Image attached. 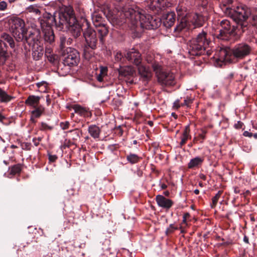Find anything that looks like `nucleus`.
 <instances>
[{
	"label": "nucleus",
	"mask_w": 257,
	"mask_h": 257,
	"mask_svg": "<svg viewBox=\"0 0 257 257\" xmlns=\"http://www.w3.org/2000/svg\"><path fill=\"white\" fill-rule=\"evenodd\" d=\"M121 17L125 19L124 23L130 25L131 29L135 30L138 32H140L141 29H156L162 23L160 18L148 14L144 15L138 7L123 8Z\"/></svg>",
	"instance_id": "nucleus-1"
},
{
	"label": "nucleus",
	"mask_w": 257,
	"mask_h": 257,
	"mask_svg": "<svg viewBox=\"0 0 257 257\" xmlns=\"http://www.w3.org/2000/svg\"><path fill=\"white\" fill-rule=\"evenodd\" d=\"M251 50V47L247 44L242 43L235 45L229 52L226 49L220 48L214 57V65L221 67L227 62L231 61V54L237 59H243L248 55Z\"/></svg>",
	"instance_id": "nucleus-2"
},
{
	"label": "nucleus",
	"mask_w": 257,
	"mask_h": 257,
	"mask_svg": "<svg viewBox=\"0 0 257 257\" xmlns=\"http://www.w3.org/2000/svg\"><path fill=\"white\" fill-rule=\"evenodd\" d=\"M179 23L174 29V32H179L183 29L191 28V26H194V28L202 26L205 18L202 15L197 14H188L186 9L182 6H178L176 8Z\"/></svg>",
	"instance_id": "nucleus-3"
},
{
	"label": "nucleus",
	"mask_w": 257,
	"mask_h": 257,
	"mask_svg": "<svg viewBox=\"0 0 257 257\" xmlns=\"http://www.w3.org/2000/svg\"><path fill=\"white\" fill-rule=\"evenodd\" d=\"M55 13L57 14L58 22L56 23V28L58 30H61L65 26L68 32L75 38L80 35L81 28L77 23L71 9L68 12Z\"/></svg>",
	"instance_id": "nucleus-4"
},
{
	"label": "nucleus",
	"mask_w": 257,
	"mask_h": 257,
	"mask_svg": "<svg viewBox=\"0 0 257 257\" xmlns=\"http://www.w3.org/2000/svg\"><path fill=\"white\" fill-rule=\"evenodd\" d=\"M57 13L51 15L50 13L44 14L42 17L38 19V23L41 28L43 39L45 45H53L55 42V35L52 26L58 22Z\"/></svg>",
	"instance_id": "nucleus-5"
},
{
	"label": "nucleus",
	"mask_w": 257,
	"mask_h": 257,
	"mask_svg": "<svg viewBox=\"0 0 257 257\" xmlns=\"http://www.w3.org/2000/svg\"><path fill=\"white\" fill-rule=\"evenodd\" d=\"M251 15L250 9L246 5L239 4L233 10L232 17L236 22L238 28L244 32L247 28V19Z\"/></svg>",
	"instance_id": "nucleus-6"
},
{
	"label": "nucleus",
	"mask_w": 257,
	"mask_h": 257,
	"mask_svg": "<svg viewBox=\"0 0 257 257\" xmlns=\"http://www.w3.org/2000/svg\"><path fill=\"white\" fill-rule=\"evenodd\" d=\"M155 72L159 83L164 86H173L175 84V76L173 73L164 71L158 63L154 62L152 65Z\"/></svg>",
	"instance_id": "nucleus-7"
},
{
	"label": "nucleus",
	"mask_w": 257,
	"mask_h": 257,
	"mask_svg": "<svg viewBox=\"0 0 257 257\" xmlns=\"http://www.w3.org/2000/svg\"><path fill=\"white\" fill-rule=\"evenodd\" d=\"M91 18L92 22L94 26L97 28V31L99 35L100 43L103 44L104 38L108 33V29L104 23V19L102 17V12L95 11L91 14Z\"/></svg>",
	"instance_id": "nucleus-8"
},
{
	"label": "nucleus",
	"mask_w": 257,
	"mask_h": 257,
	"mask_svg": "<svg viewBox=\"0 0 257 257\" xmlns=\"http://www.w3.org/2000/svg\"><path fill=\"white\" fill-rule=\"evenodd\" d=\"M80 61L79 52L75 49L67 48L63 54V64L65 67L64 73L70 71V67L77 66Z\"/></svg>",
	"instance_id": "nucleus-9"
},
{
	"label": "nucleus",
	"mask_w": 257,
	"mask_h": 257,
	"mask_svg": "<svg viewBox=\"0 0 257 257\" xmlns=\"http://www.w3.org/2000/svg\"><path fill=\"white\" fill-rule=\"evenodd\" d=\"M11 28L16 40L18 42H22L25 34L27 32L24 21L19 18L12 19Z\"/></svg>",
	"instance_id": "nucleus-10"
},
{
	"label": "nucleus",
	"mask_w": 257,
	"mask_h": 257,
	"mask_svg": "<svg viewBox=\"0 0 257 257\" xmlns=\"http://www.w3.org/2000/svg\"><path fill=\"white\" fill-rule=\"evenodd\" d=\"M220 26L221 28L219 30V34L217 35V38L223 41H228L234 37L236 34V29H238L237 27L231 26L230 22L226 19L220 22Z\"/></svg>",
	"instance_id": "nucleus-11"
},
{
	"label": "nucleus",
	"mask_w": 257,
	"mask_h": 257,
	"mask_svg": "<svg viewBox=\"0 0 257 257\" xmlns=\"http://www.w3.org/2000/svg\"><path fill=\"white\" fill-rule=\"evenodd\" d=\"M32 30L26 32L24 36L23 42L27 43L29 46L41 43V32L36 25H31Z\"/></svg>",
	"instance_id": "nucleus-12"
},
{
	"label": "nucleus",
	"mask_w": 257,
	"mask_h": 257,
	"mask_svg": "<svg viewBox=\"0 0 257 257\" xmlns=\"http://www.w3.org/2000/svg\"><path fill=\"white\" fill-rule=\"evenodd\" d=\"M83 36L87 45L92 49H95L98 42L96 32L88 26L83 32Z\"/></svg>",
	"instance_id": "nucleus-13"
},
{
	"label": "nucleus",
	"mask_w": 257,
	"mask_h": 257,
	"mask_svg": "<svg viewBox=\"0 0 257 257\" xmlns=\"http://www.w3.org/2000/svg\"><path fill=\"white\" fill-rule=\"evenodd\" d=\"M188 49L189 54L194 56L204 54L206 49L199 44L196 40L193 39L190 41L188 44Z\"/></svg>",
	"instance_id": "nucleus-14"
},
{
	"label": "nucleus",
	"mask_w": 257,
	"mask_h": 257,
	"mask_svg": "<svg viewBox=\"0 0 257 257\" xmlns=\"http://www.w3.org/2000/svg\"><path fill=\"white\" fill-rule=\"evenodd\" d=\"M138 70L140 75V79L143 81L145 84H147L152 76V73L149 67L143 65H137Z\"/></svg>",
	"instance_id": "nucleus-15"
},
{
	"label": "nucleus",
	"mask_w": 257,
	"mask_h": 257,
	"mask_svg": "<svg viewBox=\"0 0 257 257\" xmlns=\"http://www.w3.org/2000/svg\"><path fill=\"white\" fill-rule=\"evenodd\" d=\"M125 57L130 62L139 65L141 62V54L139 52L134 48L129 50Z\"/></svg>",
	"instance_id": "nucleus-16"
},
{
	"label": "nucleus",
	"mask_w": 257,
	"mask_h": 257,
	"mask_svg": "<svg viewBox=\"0 0 257 257\" xmlns=\"http://www.w3.org/2000/svg\"><path fill=\"white\" fill-rule=\"evenodd\" d=\"M156 201L159 207L166 209L170 208L173 204V202L171 199L166 198L161 195L156 196Z\"/></svg>",
	"instance_id": "nucleus-17"
},
{
	"label": "nucleus",
	"mask_w": 257,
	"mask_h": 257,
	"mask_svg": "<svg viewBox=\"0 0 257 257\" xmlns=\"http://www.w3.org/2000/svg\"><path fill=\"white\" fill-rule=\"evenodd\" d=\"M32 48L33 59L38 60L43 55L44 48L41 43L30 46Z\"/></svg>",
	"instance_id": "nucleus-18"
},
{
	"label": "nucleus",
	"mask_w": 257,
	"mask_h": 257,
	"mask_svg": "<svg viewBox=\"0 0 257 257\" xmlns=\"http://www.w3.org/2000/svg\"><path fill=\"white\" fill-rule=\"evenodd\" d=\"M171 6V4L169 0H153L151 5L153 9L154 8L158 12L159 10H165Z\"/></svg>",
	"instance_id": "nucleus-19"
},
{
	"label": "nucleus",
	"mask_w": 257,
	"mask_h": 257,
	"mask_svg": "<svg viewBox=\"0 0 257 257\" xmlns=\"http://www.w3.org/2000/svg\"><path fill=\"white\" fill-rule=\"evenodd\" d=\"M194 39L206 49L209 46L211 42L207 33L203 31L199 33L196 38Z\"/></svg>",
	"instance_id": "nucleus-20"
},
{
	"label": "nucleus",
	"mask_w": 257,
	"mask_h": 257,
	"mask_svg": "<svg viewBox=\"0 0 257 257\" xmlns=\"http://www.w3.org/2000/svg\"><path fill=\"white\" fill-rule=\"evenodd\" d=\"M175 22V14L171 12L168 13L164 17L163 25L166 28H170L174 25Z\"/></svg>",
	"instance_id": "nucleus-21"
},
{
	"label": "nucleus",
	"mask_w": 257,
	"mask_h": 257,
	"mask_svg": "<svg viewBox=\"0 0 257 257\" xmlns=\"http://www.w3.org/2000/svg\"><path fill=\"white\" fill-rule=\"evenodd\" d=\"M9 57L7 46L5 42L0 40V64H4Z\"/></svg>",
	"instance_id": "nucleus-22"
},
{
	"label": "nucleus",
	"mask_w": 257,
	"mask_h": 257,
	"mask_svg": "<svg viewBox=\"0 0 257 257\" xmlns=\"http://www.w3.org/2000/svg\"><path fill=\"white\" fill-rule=\"evenodd\" d=\"M75 113L79 114L81 116L88 117L90 116L88 109L78 104H74L72 106Z\"/></svg>",
	"instance_id": "nucleus-23"
},
{
	"label": "nucleus",
	"mask_w": 257,
	"mask_h": 257,
	"mask_svg": "<svg viewBox=\"0 0 257 257\" xmlns=\"http://www.w3.org/2000/svg\"><path fill=\"white\" fill-rule=\"evenodd\" d=\"M88 131L90 135L93 139H98L100 133V128L96 125H90L89 126Z\"/></svg>",
	"instance_id": "nucleus-24"
},
{
	"label": "nucleus",
	"mask_w": 257,
	"mask_h": 257,
	"mask_svg": "<svg viewBox=\"0 0 257 257\" xmlns=\"http://www.w3.org/2000/svg\"><path fill=\"white\" fill-rule=\"evenodd\" d=\"M204 161L203 158L196 157L192 159L188 164V167L192 169L195 167H197L202 164Z\"/></svg>",
	"instance_id": "nucleus-25"
},
{
	"label": "nucleus",
	"mask_w": 257,
	"mask_h": 257,
	"mask_svg": "<svg viewBox=\"0 0 257 257\" xmlns=\"http://www.w3.org/2000/svg\"><path fill=\"white\" fill-rule=\"evenodd\" d=\"M1 38L2 39L1 40H2L3 41H4L9 43L11 48H15V44L14 39L9 34L4 33L1 35Z\"/></svg>",
	"instance_id": "nucleus-26"
},
{
	"label": "nucleus",
	"mask_w": 257,
	"mask_h": 257,
	"mask_svg": "<svg viewBox=\"0 0 257 257\" xmlns=\"http://www.w3.org/2000/svg\"><path fill=\"white\" fill-rule=\"evenodd\" d=\"M13 98V97L9 95L5 91L0 88V102L8 103Z\"/></svg>",
	"instance_id": "nucleus-27"
},
{
	"label": "nucleus",
	"mask_w": 257,
	"mask_h": 257,
	"mask_svg": "<svg viewBox=\"0 0 257 257\" xmlns=\"http://www.w3.org/2000/svg\"><path fill=\"white\" fill-rule=\"evenodd\" d=\"M40 97L34 95H31L26 100V103L32 106H35L38 105L40 100Z\"/></svg>",
	"instance_id": "nucleus-28"
},
{
	"label": "nucleus",
	"mask_w": 257,
	"mask_h": 257,
	"mask_svg": "<svg viewBox=\"0 0 257 257\" xmlns=\"http://www.w3.org/2000/svg\"><path fill=\"white\" fill-rule=\"evenodd\" d=\"M141 158L137 155L134 154H130L126 156L127 161L132 164L137 163Z\"/></svg>",
	"instance_id": "nucleus-29"
},
{
	"label": "nucleus",
	"mask_w": 257,
	"mask_h": 257,
	"mask_svg": "<svg viewBox=\"0 0 257 257\" xmlns=\"http://www.w3.org/2000/svg\"><path fill=\"white\" fill-rule=\"evenodd\" d=\"M44 109L40 108H36L35 110L32 111V116L31 118V120L35 122V118H38L41 116Z\"/></svg>",
	"instance_id": "nucleus-30"
},
{
	"label": "nucleus",
	"mask_w": 257,
	"mask_h": 257,
	"mask_svg": "<svg viewBox=\"0 0 257 257\" xmlns=\"http://www.w3.org/2000/svg\"><path fill=\"white\" fill-rule=\"evenodd\" d=\"M107 71L106 67H101L99 73L96 76V79L99 82L103 81L104 77L106 75Z\"/></svg>",
	"instance_id": "nucleus-31"
},
{
	"label": "nucleus",
	"mask_w": 257,
	"mask_h": 257,
	"mask_svg": "<svg viewBox=\"0 0 257 257\" xmlns=\"http://www.w3.org/2000/svg\"><path fill=\"white\" fill-rule=\"evenodd\" d=\"M119 74L123 76H128L133 75L134 71L129 67L121 68L119 71Z\"/></svg>",
	"instance_id": "nucleus-32"
},
{
	"label": "nucleus",
	"mask_w": 257,
	"mask_h": 257,
	"mask_svg": "<svg viewBox=\"0 0 257 257\" xmlns=\"http://www.w3.org/2000/svg\"><path fill=\"white\" fill-rule=\"evenodd\" d=\"M22 165L20 164H16L10 168V173L12 175H16L21 172L22 170Z\"/></svg>",
	"instance_id": "nucleus-33"
},
{
	"label": "nucleus",
	"mask_w": 257,
	"mask_h": 257,
	"mask_svg": "<svg viewBox=\"0 0 257 257\" xmlns=\"http://www.w3.org/2000/svg\"><path fill=\"white\" fill-rule=\"evenodd\" d=\"M222 193V192L221 191H219L215 196L212 198V203L211 204V208H214L216 205Z\"/></svg>",
	"instance_id": "nucleus-34"
},
{
	"label": "nucleus",
	"mask_w": 257,
	"mask_h": 257,
	"mask_svg": "<svg viewBox=\"0 0 257 257\" xmlns=\"http://www.w3.org/2000/svg\"><path fill=\"white\" fill-rule=\"evenodd\" d=\"M40 130L43 131H46L48 130H52L53 128L52 126H50L45 122H42L40 123Z\"/></svg>",
	"instance_id": "nucleus-35"
},
{
	"label": "nucleus",
	"mask_w": 257,
	"mask_h": 257,
	"mask_svg": "<svg viewBox=\"0 0 257 257\" xmlns=\"http://www.w3.org/2000/svg\"><path fill=\"white\" fill-rule=\"evenodd\" d=\"M123 58V55L120 51H116L114 53V59L116 62H120Z\"/></svg>",
	"instance_id": "nucleus-36"
},
{
	"label": "nucleus",
	"mask_w": 257,
	"mask_h": 257,
	"mask_svg": "<svg viewBox=\"0 0 257 257\" xmlns=\"http://www.w3.org/2000/svg\"><path fill=\"white\" fill-rule=\"evenodd\" d=\"M28 11L30 13H33L36 14L40 13L39 10L35 6H31L28 8Z\"/></svg>",
	"instance_id": "nucleus-37"
},
{
	"label": "nucleus",
	"mask_w": 257,
	"mask_h": 257,
	"mask_svg": "<svg viewBox=\"0 0 257 257\" xmlns=\"http://www.w3.org/2000/svg\"><path fill=\"white\" fill-rule=\"evenodd\" d=\"M177 229V227H175L174 224H171L170 225L169 227L167 229L166 231V234H169L173 232L175 230Z\"/></svg>",
	"instance_id": "nucleus-38"
},
{
	"label": "nucleus",
	"mask_w": 257,
	"mask_h": 257,
	"mask_svg": "<svg viewBox=\"0 0 257 257\" xmlns=\"http://www.w3.org/2000/svg\"><path fill=\"white\" fill-rule=\"evenodd\" d=\"M189 138H190L189 136H185L183 135L182 137H181V141L180 143V146L182 147L184 145H185L186 143V141Z\"/></svg>",
	"instance_id": "nucleus-39"
},
{
	"label": "nucleus",
	"mask_w": 257,
	"mask_h": 257,
	"mask_svg": "<svg viewBox=\"0 0 257 257\" xmlns=\"http://www.w3.org/2000/svg\"><path fill=\"white\" fill-rule=\"evenodd\" d=\"M69 122L68 121L61 122L60 124V127L63 130H66L69 128Z\"/></svg>",
	"instance_id": "nucleus-40"
},
{
	"label": "nucleus",
	"mask_w": 257,
	"mask_h": 257,
	"mask_svg": "<svg viewBox=\"0 0 257 257\" xmlns=\"http://www.w3.org/2000/svg\"><path fill=\"white\" fill-rule=\"evenodd\" d=\"M193 102V100L190 98H187L184 99V103L181 104L182 106L185 105L187 107L190 106V104L192 103Z\"/></svg>",
	"instance_id": "nucleus-41"
},
{
	"label": "nucleus",
	"mask_w": 257,
	"mask_h": 257,
	"mask_svg": "<svg viewBox=\"0 0 257 257\" xmlns=\"http://www.w3.org/2000/svg\"><path fill=\"white\" fill-rule=\"evenodd\" d=\"M8 6L7 3L5 1L0 2V11H5Z\"/></svg>",
	"instance_id": "nucleus-42"
},
{
	"label": "nucleus",
	"mask_w": 257,
	"mask_h": 257,
	"mask_svg": "<svg viewBox=\"0 0 257 257\" xmlns=\"http://www.w3.org/2000/svg\"><path fill=\"white\" fill-rule=\"evenodd\" d=\"M201 3L200 6L202 8L203 11H204L206 9L208 5V2L207 0H200Z\"/></svg>",
	"instance_id": "nucleus-43"
},
{
	"label": "nucleus",
	"mask_w": 257,
	"mask_h": 257,
	"mask_svg": "<svg viewBox=\"0 0 257 257\" xmlns=\"http://www.w3.org/2000/svg\"><path fill=\"white\" fill-rule=\"evenodd\" d=\"M57 159V156L55 155L49 154V160L50 162H55Z\"/></svg>",
	"instance_id": "nucleus-44"
},
{
	"label": "nucleus",
	"mask_w": 257,
	"mask_h": 257,
	"mask_svg": "<svg viewBox=\"0 0 257 257\" xmlns=\"http://www.w3.org/2000/svg\"><path fill=\"white\" fill-rule=\"evenodd\" d=\"M66 38L64 36H61L60 38V43H61V46L64 47L65 44Z\"/></svg>",
	"instance_id": "nucleus-45"
},
{
	"label": "nucleus",
	"mask_w": 257,
	"mask_h": 257,
	"mask_svg": "<svg viewBox=\"0 0 257 257\" xmlns=\"http://www.w3.org/2000/svg\"><path fill=\"white\" fill-rule=\"evenodd\" d=\"M189 132H190L189 126V125H187L185 127V128L183 132V135H185V136H189Z\"/></svg>",
	"instance_id": "nucleus-46"
},
{
	"label": "nucleus",
	"mask_w": 257,
	"mask_h": 257,
	"mask_svg": "<svg viewBox=\"0 0 257 257\" xmlns=\"http://www.w3.org/2000/svg\"><path fill=\"white\" fill-rule=\"evenodd\" d=\"M180 100L179 99L176 100L173 104V107L176 109L179 108L180 107Z\"/></svg>",
	"instance_id": "nucleus-47"
},
{
	"label": "nucleus",
	"mask_w": 257,
	"mask_h": 257,
	"mask_svg": "<svg viewBox=\"0 0 257 257\" xmlns=\"http://www.w3.org/2000/svg\"><path fill=\"white\" fill-rule=\"evenodd\" d=\"M190 216V214L188 212H186L184 214L183 217V222L185 223L187 221V219Z\"/></svg>",
	"instance_id": "nucleus-48"
},
{
	"label": "nucleus",
	"mask_w": 257,
	"mask_h": 257,
	"mask_svg": "<svg viewBox=\"0 0 257 257\" xmlns=\"http://www.w3.org/2000/svg\"><path fill=\"white\" fill-rule=\"evenodd\" d=\"M243 135L244 137L251 138L252 137V134L248 132V131H244L243 133Z\"/></svg>",
	"instance_id": "nucleus-49"
},
{
	"label": "nucleus",
	"mask_w": 257,
	"mask_h": 257,
	"mask_svg": "<svg viewBox=\"0 0 257 257\" xmlns=\"http://www.w3.org/2000/svg\"><path fill=\"white\" fill-rule=\"evenodd\" d=\"M159 185L162 189H165L167 187V185L164 183H161V182H160Z\"/></svg>",
	"instance_id": "nucleus-50"
},
{
	"label": "nucleus",
	"mask_w": 257,
	"mask_h": 257,
	"mask_svg": "<svg viewBox=\"0 0 257 257\" xmlns=\"http://www.w3.org/2000/svg\"><path fill=\"white\" fill-rule=\"evenodd\" d=\"M6 118L5 116L0 112V122H3Z\"/></svg>",
	"instance_id": "nucleus-51"
},
{
	"label": "nucleus",
	"mask_w": 257,
	"mask_h": 257,
	"mask_svg": "<svg viewBox=\"0 0 257 257\" xmlns=\"http://www.w3.org/2000/svg\"><path fill=\"white\" fill-rule=\"evenodd\" d=\"M33 142L34 143L35 145L36 146H38L39 143L38 142L37 139H36V138L35 139H33Z\"/></svg>",
	"instance_id": "nucleus-52"
},
{
	"label": "nucleus",
	"mask_w": 257,
	"mask_h": 257,
	"mask_svg": "<svg viewBox=\"0 0 257 257\" xmlns=\"http://www.w3.org/2000/svg\"><path fill=\"white\" fill-rule=\"evenodd\" d=\"M46 101L47 102L48 105H49L50 102V99L49 98V95H47V96H46Z\"/></svg>",
	"instance_id": "nucleus-53"
},
{
	"label": "nucleus",
	"mask_w": 257,
	"mask_h": 257,
	"mask_svg": "<svg viewBox=\"0 0 257 257\" xmlns=\"http://www.w3.org/2000/svg\"><path fill=\"white\" fill-rule=\"evenodd\" d=\"M243 241L245 242H246V243H248V239L247 238V237H246V236H245L243 238Z\"/></svg>",
	"instance_id": "nucleus-54"
},
{
	"label": "nucleus",
	"mask_w": 257,
	"mask_h": 257,
	"mask_svg": "<svg viewBox=\"0 0 257 257\" xmlns=\"http://www.w3.org/2000/svg\"><path fill=\"white\" fill-rule=\"evenodd\" d=\"M194 192L195 194L196 195H198L199 194V190L198 189H195L194 191Z\"/></svg>",
	"instance_id": "nucleus-55"
},
{
	"label": "nucleus",
	"mask_w": 257,
	"mask_h": 257,
	"mask_svg": "<svg viewBox=\"0 0 257 257\" xmlns=\"http://www.w3.org/2000/svg\"><path fill=\"white\" fill-rule=\"evenodd\" d=\"M252 137L255 139H257V133L252 134Z\"/></svg>",
	"instance_id": "nucleus-56"
},
{
	"label": "nucleus",
	"mask_w": 257,
	"mask_h": 257,
	"mask_svg": "<svg viewBox=\"0 0 257 257\" xmlns=\"http://www.w3.org/2000/svg\"><path fill=\"white\" fill-rule=\"evenodd\" d=\"M164 194L166 195V196H168L169 195V192L168 191H165L164 192Z\"/></svg>",
	"instance_id": "nucleus-57"
},
{
	"label": "nucleus",
	"mask_w": 257,
	"mask_h": 257,
	"mask_svg": "<svg viewBox=\"0 0 257 257\" xmlns=\"http://www.w3.org/2000/svg\"><path fill=\"white\" fill-rule=\"evenodd\" d=\"M172 115L175 118H177V115L174 112L172 113Z\"/></svg>",
	"instance_id": "nucleus-58"
},
{
	"label": "nucleus",
	"mask_w": 257,
	"mask_h": 257,
	"mask_svg": "<svg viewBox=\"0 0 257 257\" xmlns=\"http://www.w3.org/2000/svg\"><path fill=\"white\" fill-rule=\"evenodd\" d=\"M46 52L50 53V49L46 47Z\"/></svg>",
	"instance_id": "nucleus-59"
},
{
	"label": "nucleus",
	"mask_w": 257,
	"mask_h": 257,
	"mask_svg": "<svg viewBox=\"0 0 257 257\" xmlns=\"http://www.w3.org/2000/svg\"><path fill=\"white\" fill-rule=\"evenodd\" d=\"M11 147L12 148H16L17 147L14 145H11Z\"/></svg>",
	"instance_id": "nucleus-60"
},
{
	"label": "nucleus",
	"mask_w": 257,
	"mask_h": 257,
	"mask_svg": "<svg viewBox=\"0 0 257 257\" xmlns=\"http://www.w3.org/2000/svg\"><path fill=\"white\" fill-rule=\"evenodd\" d=\"M234 192H235V193H239V191L237 190L236 189H235Z\"/></svg>",
	"instance_id": "nucleus-61"
},
{
	"label": "nucleus",
	"mask_w": 257,
	"mask_h": 257,
	"mask_svg": "<svg viewBox=\"0 0 257 257\" xmlns=\"http://www.w3.org/2000/svg\"><path fill=\"white\" fill-rule=\"evenodd\" d=\"M70 43H71L70 41L68 40V41H67V44H70Z\"/></svg>",
	"instance_id": "nucleus-62"
},
{
	"label": "nucleus",
	"mask_w": 257,
	"mask_h": 257,
	"mask_svg": "<svg viewBox=\"0 0 257 257\" xmlns=\"http://www.w3.org/2000/svg\"><path fill=\"white\" fill-rule=\"evenodd\" d=\"M149 124H150V125H151V124L153 123V122H151V121H150V122H149Z\"/></svg>",
	"instance_id": "nucleus-63"
},
{
	"label": "nucleus",
	"mask_w": 257,
	"mask_h": 257,
	"mask_svg": "<svg viewBox=\"0 0 257 257\" xmlns=\"http://www.w3.org/2000/svg\"><path fill=\"white\" fill-rule=\"evenodd\" d=\"M38 142L39 143V141H41V139L39 138L38 140H37Z\"/></svg>",
	"instance_id": "nucleus-64"
}]
</instances>
